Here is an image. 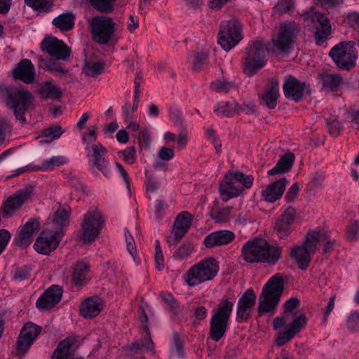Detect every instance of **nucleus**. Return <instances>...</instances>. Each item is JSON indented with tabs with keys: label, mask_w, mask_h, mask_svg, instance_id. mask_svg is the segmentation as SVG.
<instances>
[{
	"label": "nucleus",
	"mask_w": 359,
	"mask_h": 359,
	"mask_svg": "<svg viewBox=\"0 0 359 359\" xmlns=\"http://www.w3.org/2000/svg\"><path fill=\"white\" fill-rule=\"evenodd\" d=\"M161 297L163 302L168 304L172 311L177 312L180 310V306L177 305L175 299L171 293L162 292L161 294Z\"/></svg>",
	"instance_id": "nucleus-59"
},
{
	"label": "nucleus",
	"mask_w": 359,
	"mask_h": 359,
	"mask_svg": "<svg viewBox=\"0 0 359 359\" xmlns=\"http://www.w3.org/2000/svg\"><path fill=\"white\" fill-rule=\"evenodd\" d=\"M93 39L100 45L109 43L115 35L116 23L106 15H97L88 20Z\"/></svg>",
	"instance_id": "nucleus-7"
},
{
	"label": "nucleus",
	"mask_w": 359,
	"mask_h": 359,
	"mask_svg": "<svg viewBox=\"0 0 359 359\" xmlns=\"http://www.w3.org/2000/svg\"><path fill=\"white\" fill-rule=\"evenodd\" d=\"M210 88L213 91L217 93H227L230 90L235 89L236 86L233 82L222 79L213 81L211 83Z\"/></svg>",
	"instance_id": "nucleus-44"
},
{
	"label": "nucleus",
	"mask_w": 359,
	"mask_h": 359,
	"mask_svg": "<svg viewBox=\"0 0 359 359\" xmlns=\"http://www.w3.org/2000/svg\"><path fill=\"white\" fill-rule=\"evenodd\" d=\"M329 55L341 69L348 70L354 67L358 57L355 42L344 41L335 45L330 50Z\"/></svg>",
	"instance_id": "nucleus-10"
},
{
	"label": "nucleus",
	"mask_w": 359,
	"mask_h": 359,
	"mask_svg": "<svg viewBox=\"0 0 359 359\" xmlns=\"http://www.w3.org/2000/svg\"><path fill=\"white\" fill-rule=\"evenodd\" d=\"M100 311L99 299L97 298H88L82 303L80 313L86 318H93Z\"/></svg>",
	"instance_id": "nucleus-36"
},
{
	"label": "nucleus",
	"mask_w": 359,
	"mask_h": 359,
	"mask_svg": "<svg viewBox=\"0 0 359 359\" xmlns=\"http://www.w3.org/2000/svg\"><path fill=\"white\" fill-rule=\"evenodd\" d=\"M104 66V62L102 61H86L83 67V71L86 76L95 77L102 73Z\"/></svg>",
	"instance_id": "nucleus-42"
},
{
	"label": "nucleus",
	"mask_w": 359,
	"mask_h": 359,
	"mask_svg": "<svg viewBox=\"0 0 359 359\" xmlns=\"http://www.w3.org/2000/svg\"><path fill=\"white\" fill-rule=\"evenodd\" d=\"M283 88L285 97L296 102H300L309 90L306 83L299 81L292 75L285 77Z\"/></svg>",
	"instance_id": "nucleus-18"
},
{
	"label": "nucleus",
	"mask_w": 359,
	"mask_h": 359,
	"mask_svg": "<svg viewBox=\"0 0 359 359\" xmlns=\"http://www.w3.org/2000/svg\"><path fill=\"white\" fill-rule=\"evenodd\" d=\"M67 163L64 156H53L49 159L44 160L41 165L32 167L33 170H52L55 166H60Z\"/></svg>",
	"instance_id": "nucleus-41"
},
{
	"label": "nucleus",
	"mask_w": 359,
	"mask_h": 359,
	"mask_svg": "<svg viewBox=\"0 0 359 359\" xmlns=\"http://www.w3.org/2000/svg\"><path fill=\"white\" fill-rule=\"evenodd\" d=\"M38 67L43 69L52 72L59 76H66L68 74V69L64 68L60 63L51 59H45L41 56L39 57Z\"/></svg>",
	"instance_id": "nucleus-34"
},
{
	"label": "nucleus",
	"mask_w": 359,
	"mask_h": 359,
	"mask_svg": "<svg viewBox=\"0 0 359 359\" xmlns=\"http://www.w3.org/2000/svg\"><path fill=\"white\" fill-rule=\"evenodd\" d=\"M174 155L175 152L173 149L163 147L158 151L157 156L161 160L168 161L174 157Z\"/></svg>",
	"instance_id": "nucleus-62"
},
{
	"label": "nucleus",
	"mask_w": 359,
	"mask_h": 359,
	"mask_svg": "<svg viewBox=\"0 0 359 359\" xmlns=\"http://www.w3.org/2000/svg\"><path fill=\"white\" fill-rule=\"evenodd\" d=\"M284 279L280 273L271 276L262 288L259 297V314L273 312L278 306L284 289Z\"/></svg>",
	"instance_id": "nucleus-3"
},
{
	"label": "nucleus",
	"mask_w": 359,
	"mask_h": 359,
	"mask_svg": "<svg viewBox=\"0 0 359 359\" xmlns=\"http://www.w3.org/2000/svg\"><path fill=\"white\" fill-rule=\"evenodd\" d=\"M13 76L25 83L31 84L36 76L35 67L30 60L22 59L12 71Z\"/></svg>",
	"instance_id": "nucleus-25"
},
{
	"label": "nucleus",
	"mask_w": 359,
	"mask_h": 359,
	"mask_svg": "<svg viewBox=\"0 0 359 359\" xmlns=\"http://www.w3.org/2000/svg\"><path fill=\"white\" fill-rule=\"evenodd\" d=\"M235 177L238 180L239 184L244 189H249L253 184L254 178L250 175H245L241 172H236Z\"/></svg>",
	"instance_id": "nucleus-55"
},
{
	"label": "nucleus",
	"mask_w": 359,
	"mask_h": 359,
	"mask_svg": "<svg viewBox=\"0 0 359 359\" xmlns=\"http://www.w3.org/2000/svg\"><path fill=\"white\" fill-rule=\"evenodd\" d=\"M61 238L62 233L59 231L51 233L49 231H43L36 238L34 248L40 254L48 255L56 249Z\"/></svg>",
	"instance_id": "nucleus-17"
},
{
	"label": "nucleus",
	"mask_w": 359,
	"mask_h": 359,
	"mask_svg": "<svg viewBox=\"0 0 359 359\" xmlns=\"http://www.w3.org/2000/svg\"><path fill=\"white\" fill-rule=\"evenodd\" d=\"M235 238V234L229 230H219L207 235L203 240V245L207 248H215L218 246L226 245L231 243Z\"/></svg>",
	"instance_id": "nucleus-26"
},
{
	"label": "nucleus",
	"mask_w": 359,
	"mask_h": 359,
	"mask_svg": "<svg viewBox=\"0 0 359 359\" xmlns=\"http://www.w3.org/2000/svg\"><path fill=\"white\" fill-rule=\"evenodd\" d=\"M294 161V155L287 153L283 156L278 161L276 165L267 172L268 175L285 173L290 170Z\"/></svg>",
	"instance_id": "nucleus-33"
},
{
	"label": "nucleus",
	"mask_w": 359,
	"mask_h": 359,
	"mask_svg": "<svg viewBox=\"0 0 359 359\" xmlns=\"http://www.w3.org/2000/svg\"><path fill=\"white\" fill-rule=\"evenodd\" d=\"M288 181L285 177H283L274 182L269 184L266 189L261 192L262 198L267 202L273 203L279 200L285 189Z\"/></svg>",
	"instance_id": "nucleus-28"
},
{
	"label": "nucleus",
	"mask_w": 359,
	"mask_h": 359,
	"mask_svg": "<svg viewBox=\"0 0 359 359\" xmlns=\"http://www.w3.org/2000/svg\"><path fill=\"white\" fill-rule=\"evenodd\" d=\"M39 226L38 219L30 218L19 229L14 240L16 245L22 248L29 246L33 241L34 234L39 230Z\"/></svg>",
	"instance_id": "nucleus-21"
},
{
	"label": "nucleus",
	"mask_w": 359,
	"mask_h": 359,
	"mask_svg": "<svg viewBox=\"0 0 359 359\" xmlns=\"http://www.w3.org/2000/svg\"><path fill=\"white\" fill-rule=\"evenodd\" d=\"M215 113L223 117H232L238 112V103L233 101H222L216 104Z\"/></svg>",
	"instance_id": "nucleus-37"
},
{
	"label": "nucleus",
	"mask_w": 359,
	"mask_h": 359,
	"mask_svg": "<svg viewBox=\"0 0 359 359\" xmlns=\"http://www.w3.org/2000/svg\"><path fill=\"white\" fill-rule=\"evenodd\" d=\"M48 222L53 223L56 229L66 226L69 224V212L65 208L59 207L53 215L48 217Z\"/></svg>",
	"instance_id": "nucleus-39"
},
{
	"label": "nucleus",
	"mask_w": 359,
	"mask_h": 359,
	"mask_svg": "<svg viewBox=\"0 0 359 359\" xmlns=\"http://www.w3.org/2000/svg\"><path fill=\"white\" fill-rule=\"evenodd\" d=\"M233 302L222 299L217 309L212 310L209 337L215 341H219L225 334L233 310Z\"/></svg>",
	"instance_id": "nucleus-4"
},
{
	"label": "nucleus",
	"mask_w": 359,
	"mask_h": 359,
	"mask_svg": "<svg viewBox=\"0 0 359 359\" xmlns=\"http://www.w3.org/2000/svg\"><path fill=\"white\" fill-rule=\"evenodd\" d=\"M303 16L306 25H309L310 22L318 23L319 26L316 27L315 32L316 43L318 45L323 43L331 34V25L329 19L323 14L315 11L313 8L306 12Z\"/></svg>",
	"instance_id": "nucleus-13"
},
{
	"label": "nucleus",
	"mask_w": 359,
	"mask_h": 359,
	"mask_svg": "<svg viewBox=\"0 0 359 359\" xmlns=\"http://www.w3.org/2000/svg\"><path fill=\"white\" fill-rule=\"evenodd\" d=\"M320 81L322 88L327 93L337 95L341 86L344 84V79L339 74L323 73L320 74Z\"/></svg>",
	"instance_id": "nucleus-30"
},
{
	"label": "nucleus",
	"mask_w": 359,
	"mask_h": 359,
	"mask_svg": "<svg viewBox=\"0 0 359 359\" xmlns=\"http://www.w3.org/2000/svg\"><path fill=\"white\" fill-rule=\"evenodd\" d=\"M306 323V318L304 315L301 314L294 318L292 322L288 325V329L295 332L297 334L300 330L305 326Z\"/></svg>",
	"instance_id": "nucleus-54"
},
{
	"label": "nucleus",
	"mask_w": 359,
	"mask_h": 359,
	"mask_svg": "<svg viewBox=\"0 0 359 359\" xmlns=\"http://www.w3.org/2000/svg\"><path fill=\"white\" fill-rule=\"evenodd\" d=\"M75 16L72 13H65L53 20V24L62 31L71 30L74 26Z\"/></svg>",
	"instance_id": "nucleus-40"
},
{
	"label": "nucleus",
	"mask_w": 359,
	"mask_h": 359,
	"mask_svg": "<svg viewBox=\"0 0 359 359\" xmlns=\"http://www.w3.org/2000/svg\"><path fill=\"white\" fill-rule=\"evenodd\" d=\"M41 48L57 60H66L71 55V49L62 40L48 36L41 43Z\"/></svg>",
	"instance_id": "nucleus-16"
},
{
	"label": "nucleus",
	"mask_w": 359,
	"mask_h": 359,
	"mask_svg": "<svg viewBox=\"0 0 359 359\" xmlns=\"http://www.w3.org/2000/svg\"><path fill=\"white\" fill-rule=\"evenodd\" d=\"M219 264L213 257L201 260L191 266L185 273L184 280L190 287L212 280L219 271Z\"/></svg>",
	"instance_id": "nucleus-5"
},
{
	"label": "nucleus",
	"mask_w": 359,
	"mask_h": 359,
	"mask_svg": "<svg viewBox=\"0 0 359 359\" xmlns=\"http://www.w3.org/2000/svg\"><path fill=\"white\" fill-rule=\"evenodd\" d=\"M311 255V252H309L303 245L295 246L290 252L291 257L296 261L299 269L302 270L309 266Z\"/></svg>",
	"instance_id": "nucleus-32"
},
{
	"label": "nucleus",
	"mask_w": 359,
	"mask_h": 359,
	"mask_svg": "<svg viewBox=\"0 0 359 359\" xmlns=\"http://www.w3.org/2000/svg\"><path fill=\"white\" fill-rule=\"evenodd\" d=\"M299 32L300 27L297 23L292 21L281 22L276 37L271 41V50L281 54L290 53Z\"/></svg>",
	"instance_id": "nucleus-6"
},
{
	"label": "nucleus",
	"mask_w": 359,
	"mask_h": 359,
	"mask_svg": "<svg viewBox=\"0 0 359 359\" xmlns=\"http://www.w3.org/2000/svg\"><path fill=\"white\" fill-rule=\"evenodd\" d=\"M281 248L270 245L264 239L248 241L242 247L241 258L248 263L275 264L280 258Z\"/></svg>",
	"instance_id": "nucleus-1"
},
{
	"label": "nucleus",
	"mask_w": 359,
	"mask_h": 359,
	"mask_svg": "<svg viewBox=\"0 0 359 359\" xmlns=\"http://www.w3.org/2000/svg\"><path fill=\"white\" fill-rule=\"evenodd\" d=\"M125 238L127 245V249L130 254L131 255V256L133 257L134 260H135V256L136 255L137 250L135 244V241L131 234L130 233V232L127 229H126L125 231Z\"/></svg>",
	"instance_id": "nucleus-61"
},
{
	"label": "nucleus",
	"mask_w": 359,
	"mask_h": 359,
	"mask_svg": "<svg viewBox=\"0 0 359 359\" xmlns=\"http://www.w3.org/2000/svg\"><path fill=\"white\" fill-rule=\"evenodd\" d=\"M88 272V265L83 262H78L74 269L73 280L76 285L81 284L85 280Z\"/></svg>",
	"instance_id": "nucleus-43"
},
{
	"label": "nucleus",
	"mask_w": 359,
	"mask_h": 359,
	"mask_svg": "<svg viewBox=\"0 0 359 359\" xmlns=\"http://www.w3.org/2000/svg\"><path fill=\"white\" fill-rule=\"evenodd\" d=\"M144 330L145 331L146 336L142 340V344L140 342H135L130 346V351L134 353H138L139 351L144 349L149 352L151 355L155 354L154 344L151 337V333L147 324L144 325Z\"/></svg>",
	"instance_id": "nucleus-35"
},
{
	"label": "nucleus",
	"mask_w": 359,
	"mask_h": 359,
	"mask_svg": "<svg viewBox=\"0 0 359 359\" xmlns=\"http://www.w3.org/2000/svg\"><path fill=\"white\" fill-rule=\"evenodd\" d=\"M62 296V288L57 285H52L37 299L36 306L39 310L49 309L60 301Z\"/></svg>",
	"instance_id": "nucleus-24"
},
{
	"label": "nucleus",
	"mask_w": 359,
	"mask_h": 359,
	"mask_svg": "<svg viewBox=\"0 0 359 359\" xmlns=\"http://www.w3.org/2000/svg\"><path fill=\"white\" fill-rule=\"evenodd\" d=\"M138 139L139 143L142 147H148L150 144V135L146 128L141 129L137 134L135 135Z\"/></svg>",
	"instance_id": "nucleus-64"
},
{
	"label": "nucleus",
	"mask_w": 359,
	"mask_h": 359,
	"mask_svg": "<svg viewBox=\"0 0 359 359\" xmlns=\"http://www.w3.org/2000/svg\"><path fill=\"white\" fill-rule=\"evenodd\" d=\"M41 327L32 323L24 325L16 342L18 355L25 354L39 335Z\"/></svg>",
	"instance_id": "nucleus-15"
},
{
	"label": "nucleus",
	"mask_w": 359,
	"mask_h": 359,
	"mask_svg": "<svg viewBox=\"0 0 359 359\" xmlns=\"http://www.w3.org/2000/svg\"><path fill=\"white\" fill-rule=\"evenodd\" d=\"M37 91L44 99L58 100L62 97V92L60 87L51 81H44L37 85Z\"/></svg>",
	"instance_id": "nucleus-31"
},
{
	"label": "nucleus",
	"mask_w": 359,
	"mask_h": 359,
	"mask_svg": "<svg viewBox=\"0 0 359 359\" xmlns=\"http://www.w3.org/2000/svg\"><path fill=\"white\" fill-rule=\"evenodd\" d=\"M88 164L91 168L95 167L106 177H109L110 170L108 168L109 160L106 157L107 149L100 143L86 146Z\"/></svg>",
	"instance_id": "nucleus-14"
},
{
	"label": "nucleus",
	"mask_w": 359,
	"mask_h": 359,
	"mask_svg": "<svg viewBox=\"0 0 359 359\" xmlns=\"http://www.w3.org/2000/svg\"><path fill=\"white\" fill-rule=\"evenodd\" d=\"M346 327L351 332L359 330V312L353 311L347 318Z\"/></svg>",
	"instance_id": "nucleus-53"
},
{
	"label": "nucleus",
	"mask_w": 359,
	"mask_h": 359,
	"mask_svg": "<svg viewBox=\"0 0 359 359\" xmlns=\"http://www.w3.org/2000/svg\"><path fill=\"white\" fill-rule=\"evenodd\" d=\"M11 131V126L8 121L5 118L0 117V145L4 142L6 133Z\"/></svg>",
	"instance_id": "nucleus-60"
},
{
	"label": "nucleus",
	"mask_w": 359,
	"mask_h": 359,
	"mask_svg": "<svg viewBox=\"0 0 359 359\" xmlns=\"http://www.w3.org/2000/svg\"><path fill=\"white\" fill-rule=\"evenodd\" d=\"M191 221L192 216L188 212L184 211L180 213L173 225L172 231L173 237H168V243L170 245H174L180 241L189 229Z\"/></svg>",
	"instance_id": "nucleus-23"
},
{
	"label": "nucleus",
	"mask_w": 359,
	"mask_h": 359,
	"mask_svg": "<svg viewBox=\"0 0 359 359\" xmlns=\"http://www.w3.org/2000/svg\"><path fill=\"white\" fill-rule=\"evenodd\" d=\"M267 62L266 47L260 41H252L245 49L243 57L244 73L248 76L255 74Z\"/></svg>",
	"instance_id": "nucleus-8"
},
{
	"label": "nucleus",
	"mask_w": 359,
	"mask_h": 359,
	"mask_svg": "<svg viewBox=\"0 0 359 359\" xmlns=\"http://www.w3.org/2000/svg\"><path fill=\"white\" fill-rule=\"evenodd\" d=\"M104 219L97 207H90L81 223V238L85 243H92L100 234Z\"/></svg>",
	"instance_id": "nucleus-9"
},
{
	"label": "nucleus",
	"mask_w": 359,
	"mask_h": 359,
	"mask_svg": "<svg viewBox=\"0 0 359 359\" xmlns=\"http://www.w3.org/2000/svg\"><path fill=\"white\" fill-rule=\"evenodd\" d=\"M118 154L123 157L126 163L130 165L133 164L136 160V151L133 147H127L126 149L119 151Z\"/></svg>",
	"instance_id": "nucleus-56"
},
{
	"label": "nucleus",
	"mask_w": 359,
	"mask_h": 359,
	"mask_svg": "<svg viewBox=\"0 0 359 359\" xmlns=\"http://www.w3.org/2000/svg\"><path fill=\"white\" fill-rule=\"evenodd\" d=\"M262 103L269 109H273L277 105V100L279 97L278 81L273 77L268 81L264 93L259 95Z\"/></svg>",
	"instance_id": "nucleus-27"
},
{
	"label": "nucleus",
	"mask_w": 359,
	"mask_h": 359,
	"mask_svg": "<svg viewBox=\"0 0 359 359\" xmlns=\"http://www.w3.org/2000/svg\"><path fill=\"white\" fill-rule=\"evenodd\" d=\"M171 354L182 358L184 354V347L178 333L175 332L172 337V344L170 348Z\"/></svg>",
	"instance_id": "nucleus-49"
},
{
	"label": "nucleus",
	"mask_w": 359,
	"mask_h": 359,
	"mask_svg": "<svg viewBox=\"0 0 359 359\" xmlns=\"http://www.w3.org/2000/svg\"><path fill=\"white\" fill-rule=\"evenodd\" d=\"M219 191L222 200L226 202L230 198L241 194L243 191V188L235 177V173L232 171H229L221 182Z\"/></svg>",
	"instance_id": "nucleus-19"
},
{
	"label": "nucleus",
	"mask_w": 359,
	"mask_h": 359,
	"mask_svg": "<svg viewBox=\"0 0 359 359\" xmlns=\"http://www.w3.org/2000/svg\"><path fill=\"white\" fill-rule=\"evenodd\" d=\"M169 114L174 124L181 128H185L184 120L182 116L181 111L175 106H172L169 109Z\"/></svg>",
	"instance_id": "nucleus-50"
},
{
	"label": "nucleus",
	"mask_w": 359,
	"mask_h": 359,
	"mask_svg": "<svg viewBox=\"0 0 359 359\" xmlns=\"http://www.w3.org/2000/svg\"><path fill=\"white\" fill-rule=\"evenodd\" d=\"M63 133V130L60 126H53L43 130L42 136L45 138L41 140V142H51L54 140L59 138Z\"/></svg>",
	"instance_id": "nucleus-48"
},
{
	"label": "nucleus",
	"mask_w": 359,
	"mask_h": 359,
	"mask_svg": "<svg viewBox=\"0 0 359 359\" xmlns=\"http://www.w3.org/2000/svg\"><path fill=\"white\" fill-rule=\"evenodd\" d=\"M115 0H88L93 8L97 11L109 13L113 11V3Z\"/></svg>",
	"instance_id": "nucleus-47"
},
{
	"label": "nucleus",
	"mask_w": 359,
	"mask_h": 359,
	"mask_svg": "<svg viewBox=\"0 0 359 359\" xmlns=\"http://www.w3.org/2000/svg\"><path fill=\"white\" fill-rule=\"evenodd\" d=\"M242 27L236 20L222 21L219 25L218 43L226 51L230 50L242 39Z\"/></svg>",
	"instance_id": "nucleus-11"
},
{
	"label": "nucleus",
	"mask_w": 359,
	"mask_h": 359,
	"mask_svg": "<svg viewBox=\"0 0 359 359\" xmlns=\"http://www.w3.org/2000/svg\"><path fill=\"white\" fill-rule=\"evenodd\" d=\"M294 316H296V315L284 311L280 317L274 318L273 322V329L278 330L281 327L287 325L290 320H293Z\"/></svg>",
	"instance_id": "nucleus-51"
},
{
	"label": "nucleus",
	"mask_w": 359,
	"mask_h": 359,
	"mask_svg": "<svg viewBox=\"0 0 359 359\" xmlns=\"http://www.w3.org/2000/svg\"><path fill=\"white\" fill-rule=\"evenodd\" d=\"M0 96L6 105L13 109L16 119L25 124L27 120L25 114L34 100L32 93L23 88L0 83Z\"/></svg>",
	"instance_id": "nucleus-2"
},
{
	"label": "nucleus",
	"mask_w": 359,
	"mask_h": 359,
	"mask_svg": "<svg viewBox=\"0 0 359 359\" xmlns=\"http://www.w3.org/2000/svg\"><path fill=\"white\" fill-rule=\"evenodd\" d=\"M208 55L204 52H197L193 61V69L195 72H200L208 63Z\"/></svg>",
	"instance_id": "nucleus-52"
},
{
	"label": "nucleus",
	"mask_w": 359,
	"mask_h": 359,
	"mask_svg": "<svg viewBox=\"0 0 359 359\" xmlns=\"http://www.w3.org/2000/svg\"><path fill=\"white\" fill-rule=\"evenodd\" d=\"M325 236L319 231H310L305 236L302 245L309 252L314 254L316 251L317 244L320 241H324Z\"/></svg>",
	"instance_id": "nucleus-38"
},
{
	"label": "nucleus",
	"mask_w": 359,
	"mask_h": 359,
	"mask_svg": "<svg viewBox=\"0 0 359 359\" xmlns=\"http://www.w3.org/2000/svg\"><path fill=\"white\" fill-rule=\"evenodd\" d=\"M295 336V332L287 329L285 332H279L276 339V344L281 346Z\"/></svg>",
	"instance_id": "nucleus-58"
},
{
	"label": "nucleus",
	"mask_w": 359,
	"mask_h": 359,
	"mask_svg": "<svg viewBox=\"0 0 359 359\" xmlns=\"http://www.w3.org/2000/svg\"><path fill=\"white\" fill-rule=\"evenodd\" d=\"M346 236L349 242H356L359 240V220L352 219L349 222L346 227Z\"/></svg>",
	"instance_id": "nucleus-46"
},
{
	"label": "nucleus",
	"mask_w": 359,
	"mask_h": 359,
	"mask_svg": "<svg viewBox=\"0 0 359 359\" xmlns=\"http://www.w3.org/2000/svg\"><path fill=\"white\" fill-rule=\"evenodd\" d=\"M231 207H226L222 208L217 212L215 214V216L214 217L215 220L217 222H226L229 218V215L231 211Z\"/></svg>",
	"instance_id": "nucleus-63"
},
{
	"label": "nucleus",
	"mask_w": 359,
	"mask_h": 359,
	"mask_svg": "<svg viewBox=\"0 0 359 359\" xmlns=\"http://www.w3.org/2000/svg\"><path fill=\"white\" fill-rule=\"evenodd\" d=\"M77 341L74 334L62 340L54 351L51 359H67L75 350Z\"/></svg>",
	"instance_id": "nucleus-29"
},
{
	"label": "nucleus",
	"mask_w": 359,
	"mask_h": 359,
	"mask_svg": "<svg viewBox=\"0 0 359 359\" xmlns=\"http://www.w3.org/2000/svg\"><path fill=\"white\" fill-rule=\"evenodd\" d=\"M295 215V208L289 206L277 219L274 224L273 230L280 238H285L290 233Z\"/></svg>",
	"instance_id": "nucleus-22"
},
{
	"label": "nucleus",
	"mask_w": 359,
	"mask_h": 359,
	"mask_svg": "<svg viewBox=\"0 0 359 359\" xmlns=\"http://www.w3.org/2000/svg\"><path fill=\"white\" fill-rule=\"evenodd\" d=\"M30 271V268L27 266H24L21 268H17L13 272V278L18 281L25 280L29 278Z\"/></svg>",
	"instance_id": "nucleus-57"
},
{
	"label": "nucleus",
	"mask_w": 359,
	"mask_h": 359,
	"mask_svg": "<svg viewBox=\"0 0 359 359\" xmlns=\"http://www.w3.org/2000/svg\"><path fill=\"white\" fill-rule=\"evenodd\" d=\"M33 195L32 187H26L16 191L3 203L1 213L4 218H8L18 211Z\"/></svg>",
	"instance_id": "nucleus-12"
},
{
	"label": "nucleus",
	"mask_w": 359,
	"mask_h": 359,
	"mask_svg": "<svg viewBox=\"0 0 359 359\" xmlns=\"http://www.w3.org/2000/svg\"><path fill=\"white\" fill-rule=\"evenodd\" d=\"M26 4L33 9L42 13L50 11L53 3L48 0H25Z\"/></svg>",
	"instance_id": "nucleus-45"
},
{
	"label": "nucleus",
	"mask_w": 359,
	"mask_h": 359,
	"mask_svg": "<svg viewBox=\"0 0 359 359\" xmlns=\"http://www.w3.org/2000/svg\"><path fill=\"white\" fill-rule=\"evenodd\" d=\"M256 294L252 289H248L238 299L236 309V320L247 321L252 313L256 302Z\"/></svg>",
	"instance_id": "nucleus-20"
}]
</instances>
